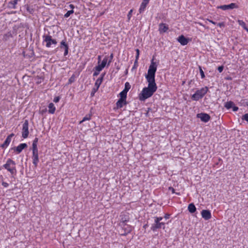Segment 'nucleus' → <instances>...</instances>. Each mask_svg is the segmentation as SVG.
Listing matches in <instances>:
<instances>
[{
  "instance_id": "obj_1",
  "label": "nucleus",
  "mask_w": 248,
  "mask_h": 248,
  "mask_svg": "<svg viewBox=\"0 0 248 248\" xmlns=\"http://www.w3.org/2000/svg\"><path fill=\"white\" fill-rule=\"evenodd\" d=\"M157 64L153 59L149 66L147 75L145 76L148 82V87L144 88L140 94L139 98L140 100L144 101L149 98L156 91L157 86L155 82V74Z\"/></svg>"
},
{
  "instance_id": "obj_2",
  "label": "nucleus",
  "mask_w": 248,
  "mask_h": 248,
  "mask_svg": "<svg viewBox=\"0 0 248 248\" xmlns=\"http://www.w3.org/2000/svg\"><path fill=\"white\" fill-rule=\"evenodd\" d=\"M208 91L207 87H205L198 90L191 96V99L194 101H198L202 98Z\"/></svg>"
},
{
  "instance_id": "obj_3",
  "label": "nucleus",
  "mask_w": 248,
  "mask_h": 248,
  "mask_svg": "<svg viewBox=\"0 0 248 248\" xmlns=\"http://www.w3.org/2000/svg\"><path fill=\"white\" fill-rule=\"evenodd\" d=\"M155 222L152 224L151 227V230L153 231H156L157 229L163 228H165V223L160 222L162 219V217H155Z\"/></svg>"
},
{
  "instance_id": "obj_4",
  "label": "nucleus",
  "mask_w": 248,
  "mask_h": 248,
  "mask_svg": "<svg viewBox=\"0 0 248 248\" xmlns=\"http://www.w3.org/2000/svg\"><path fill=\"white\" fill-rule=\"evenodd\" d=\"M3 167L8 170L12 174L16 173L15 162L11 159H8Z\"/></svg>"
},
{
  "instance_id": "obj_5",
  "label": "nucleus",
  "mask_w": 248,
  "mask_h": 248,
  "mask_svg": "<svg viewBox=\"0 0 248 248\" xmlns=\"http://www.w3.org/2000/svg\"><path fill=\"white\" fill-rule=\"evenodd\" d=\"M44 42L46 43V46L50 47L51 45H56L57 42L55 39H53L52 37L49 35L43 36Z\"/></svg>"
},
{
  "instance_id": "obj_6",
  "label": "nucleus",
  "mask_w": 248,
  "mask_h": 248,
  "mask_svg": "<svg viewBox=\"0 0 248 248\" xmlns=\"http://www.w3.org/2000/svg\"><path fill=\"white\" fill-rule=\"evenodd\" d=\"M29 122L28 120H25L22 126V136L24 139L28 137L29 135L28 130Z\"/></svg>"
},
{
  "instance_id": "obj_7",
  "label": "nucleus",
  "mask_w": 248,
  "mask_h": 248,
  "mask_svg": "<svg viewBox=\"0 0 248 248\" xmlns=\"http://www.w3.org/2000/svg\"><path fill=\"white\" fill-rule=\"evenodd\" d=\"M197 117L204 123L207 122L210 119V116L208 114L204 113H199L197 115Z\"/></svg>"
},
{
  "instance_id": "obj_8",
  "label": "nucleus",
  "mask_w": 248,
  "mask_h": 248,
  "mask_svg": "<svg viewBox=\"0 0 248 248\" xmlns=\"http://www.w3.org/2000/svg\"><path fill=\"white\" fill-rule=\"evenodd\" d=\"M121 227L124 231V233H122V234L126 235V234L130 233L133 227L130 225L127 224V223L124 224L123 225H120Z\"/></svg>"
},
{
  "instance_id": "obj_9",
  "label": "nucleus",
  "mask_w": 248,
  "mask_h": 248,
  "mask_svg": "<svg viewBox=\"0 0 248 248\" xmlns=\"http://www.w3.org/2000/svg\"><path fill=\"white\" fill-rule=\"evenodd\" d=\"M201 215L205 220H208L212 217L211 212L208 210H202L201 212Z\"/></svg>"
},
{
  "instance_id": "obj_10",
  "label": "nucleus",
  "mask_w": 248,
  "mask_h": 248,
  "mask_svg": "<svg viewBox=\"0 0 248 248\" xmlns=\"http://www.w3.org/2000/svg\"><path fill=\"white\" fill-rule=\"evenodd\" d=\"M121 219L119 223V225H123L124 224L126 223L129 221V216L126 214H122L121 216Z\"/></svg>"
},
{
  "instance_id": "obj_11",
  "label": "nucleus",
  "mask_w": 248,
  "mask_h": 248,
  "mask_svg": "<svg viewBox=\"0 0 248 248\" xmlns=\"http://www.w3.org/2000/svg\"><path fill=\"white\" fill-rule=\"evenodd\" d=\"M219 8L223 10H227L228 9H232L237 8V6L234 3H232L229 5H223L218 7Z\"/></svg>"
},
{
  "instance_id": "obj_12",
  "label": "nucleus",
  "mask_w": 248,
  "mask_h": 248,
  "mask_svg": "<svg viewBox=\"0 0 248 248\" xmlns=\"http://www.w3.org/2000/svg\"><path fill=\"white\" fill-rule=\"evenodd\" d=\"M14 136V134H11L10 135H9L6 138V139L5 140V141L4 142V143L1 145V147H2V148H6L8 145L9 144H10L11 141V139H12V138Z\"/></svg>"
},
{
  "instance_id": "obj_13",
  "label": "nucleus",
  "mask_w": 248,
  "mask_h": 248,
  "mask_svg": "<svg viewBox=\"0 0 248 248\" xmlns=\"http://www.w3.org/2000/svg\"><path fill=\"white\" fill-rule=\"evenodd\" d=\"M177 40L183 46L187 45L188 42V39L183 35L180 36Z\"/></svg>"
},
{
  "instance_id": "obj_14",
  "label": "nucleus",
  "mask_w": 248,
  "mask_h": 248,
  "mask_svg": "<svg viewBox=\"0 0 248 248\" xmlns=\"http://www.w3.org/2000/svg\"><path fill=\"white\" fill-rule=\"evenodd\" d=\"M127 102L126 99L120 98L116 103V106L117 108H122L124 105H126Z\"/></svg>"
},
{
  "instance_id": "obj_15",
  "label": "nucleus",
  "mask_w": 248,
  "mask_h": 248,
  "mask_svg": "<svg viewBox=\"0 0 248 248\" xmlns=\"http://www.w3.org/2000/svg\"><path fill=\"white\" fill-rule=\"evenodd\" d=\"M104 75H102L100 78H98L96 80L95 85H94V86L96 87V89H94V92H96L98 90V89H99L100 85L101 84V83L102 82Z\"/></svg>"
},
{
  "instance_id": "obj_16",
  "label": "nucleus",
  "mask_w": 248,
  "mask_h": 248,
  "mask_svg": "<svg viewBox=\"0 0 248 248\" xmlns=\"http://www.w3.org/2000/svg\"><path fill=\"white\" fill-rule=\"evenodd\" d=\"M169 28L167 25L164 23H161L159 25V31L160 33H164L166 32Z\"/></svg>"
},
{
  "instance_id": "obj_17",
  "label": "nucleus",
  "mask_w": 248,
  "mask_h": 248,
  "mask_svg": "<svg viewBox=\"0 0 248 248\" xmlns=\"http://www.w3.org/2000/svg\"><path fill=\"white\" fill-rule=\"evenodd\" d=\"M27 147V145L26 143H21L17 147H16L15 149V150L17 152V153H20L22 150Z\"/></svg>"
},
{
  "instance_id": "obj_18",
  "label": "nucleus",
  "mask_w": 248,
  "mask_h": 248,
  "mask_svg": "<svg viewBox=\"0 0 248 248\" xmlns=\"http://www.w3.org/2000/svg\"><path fill=\"white\" fill-rule=\"evenodd\" d=\"M188 210L191 213H194L196 210V208L194 203H190L188 206Z\"/></svg>"
},
{
  "instance_id": "obj_19",
  "label": "nucleus",
  "mask_w": 248,
  "mask_h": 248,
  "mask_svg": "<svg viewBox=\"0 0 248 248\" xmlns=\"http://www.w3.org/2000/svg\"><path fill=\"white\" fill-rule=\"evenodd\" d=\"M56 108L52 103H50L48 105V112L50 114L54 113Z\"/></svg>"
},
{
  "instance_id": "obj_20",
  "label": "nucleus",
  "mask_w": 248,
  "mask_h": 248,
  "mask_svg": "<svg viewBox=\"0 0 248 248\" xmlns=\"http://www.w3.org/2000/svg\"><path fill=\"white\" fill-rule=\"evenodd\" d=\"M108 56H105V58L103 59L101 63L100 64V65H101V67H105L106 66L107 62H108Z\"/></svg>"
},
{
  "instance_id": "obj_21",
  "label": "nucleus",
  "mask_w": 248,
  "mask_h": 248,
  "mask_svg": "<svg viewBox=\"0 0 248 248\" xmlns=\"http://www.w3.org/2000/svg\"><path fill=\"white\" fill-rule=\"evenodd\" d=\"M234 104L232 102V101H228V102H227L225 104V107L226 108H227V109H230L232 107V106H233Z\"/></svg>"
},
{
  "instance_id": "obj_22",
  "label": "nucleus",
  "mask_w": 248,
  "mask_h": 248,
  "mask_svg": "<svg viewBox=\"0 0 248 248\" xmlns=\"http://www.w3.org/2000/svg\"><path fill=\"white\" fill-rule=\"evenodd\" d=\"M119 95L120 96L121 99H126L127 96V93H126L125 91H123L119 93Z\"/></svg>"
},
{
  "instance_id": "obj_23",
  "label": "nucleus",
  "mask_w": 248,
  "mask_h": 248,
  "mask_svg": "<svg viewBox=\"0 0 248 248\" xmlns=\"http://www.w3.org/2000/svg\"><path fill=\"white\" fill-rule=\"evenodd\" d=\"M32 163L35 166V167H37L38 165V163L39 162V158L38 157H32Z\"/></svg>"
},
{
  "instance_id": "obj_24",
  "label": "nucleus",
  "mask_w": 248,
  "mask_h": 248,
  "mask_svg": "<svg viewBox=\"0 0 248 248\" xmlns=\"http://www.w3.org/2000/svg\"><path fill=\"white\" fill-rule=\"evenodd\" d=\"M130 88L131 85L128 82H127L125 83L124 89L123 91H125V92L127 93L128 91L129 90Z\"/></svg>"
},
{
  "instance_id": "obj_25",
  "label": "nucleus",
  "mask_w": 248,
  "mask_h": 248,
  "mask_svg": "<svg viewBox=\"0 0 248 248\" xmlns=\"http://www.w3.org/2000/svg\"><path fill=\"white\" fill-rule=\"evenodd\" d=\"M238 23L239 25L241 26L245 30H246V29L248 28L246 27V23L243 20H238Z\"/></svg>"
},
{
  "instance_id": "obj_26",
  "label": "nucleus",
  "mask_w": 248,
  "mask_h": 248,
  "mask_svg": "<svg viewBox=\"0 0 248 248\" xmlns=\"http://www.w3.org/2000/svg\"><path fill=\"white\" fill-rule=\"evenodd\" d=\"M146 6L145 4H143V3H141L140 8L139 9V12L140 13H142L145 9Z\"/></svg>"
},
{
  "instance_id": "obj_27",
  "label": "nucleus",
  "mask_w": 248,
  "mask_h": 248,
  "mask_svg": "<svg viewBox=\"0 0 248 248\" xmlns=\"http://www.w3.org/2000/svg\"><path fill=\"white\" fill-rule=\"evenodd\" d=\"M66 46H68L67 44L66 43L65 41L62 40L61 42V46H60L61 48H65Z\"/></svg>"
},
{
  "instance_id": "obj_28",
  "label": "nucleus",
  "mask_w": 248,
  "mask_h": 248,
  "mask_svg": "<svg viewBox=\"0 0 248 248\" xmlns=\"http://www.w3.org/2000/svg\"><path fill=\"white\" fill-rule=\"evenodd\" d=\"M18 1V0H13L9 2V4H10L13 6V8H15L16 5Z\"/></svg>"
},
{
  "instance_id": "obj_29",
  "label": "nucleus",
  "mask_w": 248,
  "mask_h": 248,
  "mask_svg": "<svg viewBox=\"0 0 248 248\" xmlns=\"http://www.w3.org/2000/svg\"><path fill=\"white\" fill-rule=\"evenodd\" d=\"M74 13V11L73 10H69L67 12V13L64 15V16L66 18L69 17L71 14Z\"/></svg>"
},
{
  "instance_id": "obj_30",
  "label": "nucleus",
  "mask_w": 248,
  "mask_h": 248,
  "mask_svg": "<svg viewBox=\"0 0 248 248\" xmlns=\"http://www.w3.org/2000/svg\"><path fill=\"white\" fill-rule=\"evenodd\" d=\"M90 119H91V116L90 115H86L83 118L82 120L80 122V123L81 124L85 121L89 120H90Z\"/></svg>"
},
{
  "instance_id": "obj_31",
  "label": "nucleus",
  "mask_w": 248,
  "mask_h": 248,
  "mask_svg": "<svg viewBox=\"0 0 248 248\" xmlns=\"http://www.w3.org/2000/svg\"><path fill=\"white\" fill-rule=\"evenodd\" d=\"M32 157H38V150H33L32 151Z\"/></svg>"
},
{
  "instance_id": "obj_32",
  "label": "nucleus",
  "mask_w": 248,
  "mask_h": 248,
  "mask_svg": "<svg viewBox=\"0 0 248 248\" xmlns=\"http://www.w3.org/2000/svg\"><path fill=\"white\" fill-rule=\"evenodd\" d=\"M199 70H200V74L201 76V78H204L205 77V75H204V72H203V70H202V67L201 66H199Z\"/></svg>"
},
{
  "instance_id": "obj_33",
  "label": "nucleus",
  "mask_w": 248,
  "mask_h": 248,
  "mask_svg": "<svg viewBox=\"0 0 248 248\" xmlns=\"http://www.w3.org/2000/svg\"><path fill=\"white\" fill-rule=\"evenodd\" d=\"M103 68L104 67H101L100 64H98V65L95 67V70L96 71L100 72Z\"/></svg>"
},
{
  "instance_id": "obj_34",
  "label": "nucleus",
  "mask_w": 248,
  "mask_h": 248,
  "mask_svg": "<svg viewBox=\"0 0 248 248\" xmlns=\"http://www.w3.org/2000/svg\"><path fill=\"white\" fill-rule=\"evenodd\" d=\"M242 120H245L248 122V113L244 114L242 118Z\"/></svg>"
},
{
  "instance_id": "obj_35",
  "label": "nucleus",
  "mask_w": 248,
  "mask_h": 248,
  "mask_svg": "<svg viewBox=\"0 0 248 248\" xmlns=\"http://www.w3.org/2000/svg\"><path fill=\"white\" fill-rule=\"evenodd\" d=\"M113 58V55L112 53H111L109 56V60H108V65H109L110 63L112 62Z\"/></svg>"
},
{
  "instance_id": "obj_36",
  "label": "nucleus",
  "mask_w": 248,
  "mask_h": 248,
  "mask_svg": "<svg viewBox=\"0 0 248 248\" xmlns=\"http://www.w3.org/2000/svg\"><path fill=\"white\" fill-rule=\"evenodd\" d=\"M32 151L33 150H38V148H37V143H32Z\"/></svg>"
},
{
  "instance_id": "obj_37",
  "label": "nucleus",
  "mask_w": 248,
  "mask_h": 248,
  "mask_svg": "<svg viewBox=\"0 0 248 248\" xmlns=\"http://www.w3.org/2000/svg\"><path fill=\"white\" fill-rule=\"evenodd\" d=\"M136 58L137 60H138L139 58V55H140V50L139 49H137L136 50Z\"/></svg>"
},
{
  "instance_id": "obj_38",
  "label": "nucleus",
  "mask_w": 248,
  "mask_h": 248,
  "mask_svg": "<svg viewBox=\"0 0 248 248\" xmlns=\"http://www.w3.org/2000/svg\"><path fill=\"white\" fill-rule=\"evenodd\" d=\"M132 12H133V10H130V11L129 12L128 15H127V17H128V20H129L130 19Z\"/></svg>"
},
{
  "instance_id": "obj_39",
  "label": "nucleus",
  "mask_w": 248,
  "mask_h": 248,
  "mask_svg": "<svg viewBox=\"0 0 248 248\" xmlns=\"http://www.w3.org/2000/svg\"><path fill=\"white\" fill-rule=\"evenodd\" d=\"M64 55L66 56L68 54V46H66L65 48H64Z\"/></svg>"
},
{
  "instance_id": "obj_40",
  "label": "nucleus",
  "mask_w": 248,
  "mask_h": 248,
  "mask_svg": "<svg viewBox=\"0 0 248 248\" xmlns=\"http://www.w3.org/2000/svg\"><path fill=\"white\" fill-rule=\"evenodd\" d=\"M224 69V66L223 65L220 66L218 67L217 70L219 73H221Z\"/></svg>"
},
{
  "instance_id": "obj_41",
  "label": "nucleus",
  "mask_w": 248,
  "mask_h": 248,
  "mask_svg": "<svg viewBox=\"0 0 248 248\" xmlns=\"http://www.w3.org/2000/svg\"><path fill=\"white\" fill-rule=\"evenodd\" d=\"M74 80H75V78H74V76H72L69 79V82L70 83H71L72 82H73L74 81Z\"/></svg>"
},
{
  "instance_id": "obj_42",
  "label": "nucleus",
  "mask_w": 248,
  "mask_h": 248,
  "mask_svg": "<svg viewBox=\"0 0 248 248\" xmlns=\"http://www.w3.org/2000/svg\"><path fill=\"white\" fill-rule=\"evenodd\" d=\"M60 99V97L59 96H57L54 98L53 101L55 103H57L59 101Z\"/></svg>"
},
{
  "instance_id": "obj_43",
  "label": "nucleus",
  "mask_w": 248,
  "mask_h": 248,
  "mask_svg": "<svg viewBox=\"0 0 248 248\" xmlns=\"http://www.w3.org/2000/svg\"><path fill=\"white\" fill-rule=\"evenodd\" d=\"M149 1H150V0H143L142 3L145 4L146 5H147Z\"/></svg>"
},
{
  "instance_id": "obj_44",
  "label": "nucleus",
  "mask_w": 248,
  "mask_h": 248,
  "mask_svg": "<svg viewBox=\"0 0 248 248\" xmlns=\"http://www.w3.org/2000/svg\"><path fill=\"white\" fill-rule=\"evenodd\" d=\"M2 185L5 187H7L9 186L8 183L4 182H2Z\"/></svg>"
},
{
  "instance_id": "obj_45",
  "label": "nucleus",
  "mask_w": 248,
  "mask_h": 248,
  "mask_svg": "<svg viewBox=\"0 0 248 248\" xmlns=\"http://www.w3.org/2000/svg\"><path fill=\"white\" fill-rule=\"evenodd\" d=\"M232 108V110L234 111H236L238 109V108L237 107H236V106H233Z\"/></svg>"
},
{
  "instance_id": "obj_46",
  "label": "nucleus",
  "mask_w": 248,
  "mask_h": 248,
  "mask_svg": "<svg viewBox=\"0 0 248 248\" xmlns=\"http://www.w3.org/2000/svg\"><path fill=\"white\" fill-rule=\"evenodd\" d=\"M96 89V87H95L94 88H93V90H92V92L91 93V95L92 96H93L94 94V93L96 92H94V89Z\"/></svg>"
},
{
  "instance_id": "obj_47",
  "label": "nucleus",
  "mask_w": 248,
  "mask_h": 248,
  "mask_svg": "<svg viewBox=\"0 0 248 248\" xmlns=\"http://www.w3.org/2000/svg\"><path fill=\"white\" fill-rule=\"evenodd\" d=\"M38 141V139L37 138H35L33 141V143L37 144Z\"/></svg>"
},
{
  "instance_id": "obj_48",
  "label": "nucleus",
  "mask_w": 248,
  "mask_h": 248,
  "mask_svg": "<svg viewBox=\"0 0 248 248\" xmlns=\"http://www.w3.org/2000/svg\"><path fill=\"white\" fill-rule=\"evenodd\" d=\"M99 71H96L95 72H94L93 76H97L99 74Z\"/></svg>"
},
{
  "instance_id": "obj_49",
  "label": "nucleus",
  "mask_w": 248,
  "mask_h": 248,
  "mask_svg": "<svg viewBox=\"0 0 248 248\" xmlns=\"http://www.w3.org/2000/svg\"><path fill=\"white\" fill-rule=\"evenodd\" d=\"M169 190H171L173 193H174L175 192H174V189L173 187H170L169 188Z\"/></svg>"
},
{
  "instance_id": "obj_50",
  "label": "nucleus",
  "mask_w": 248,
  "mask_h": 248,
  "mask_svg": "<svg viewBox=\"0 0 248 248\" xmlns=\"http://www.w3.org/2000/svg\"><path fill=\"white\" fill-rule=\"evenodd\" d=\"M207 20L209 22H210L212 23V24H214V25H216V24H217L215 22H214V21H212V20H210V19H207Z\"/></svg>"
},
{
  "instance_id": "obj_51",
  "label": "nucleus",
  "mask_w": 248,
  "mask_h": 248,
  "mask_svg": "<svg viewBox=\"0 0 248 248\" xmlns=\"http://www.w3.org/2000/svg\"><path fill=\"white\" fill-rule=\"evenodd\" d=\"M217 25L219 26V27H222V26H224V24L223 23H219L217 24Z\"/></svg>"
},
{
  "instance_id": "obj_52",
  "label": "nucleus",
  "mask_w": 248,
  "mask_h": 248,
  "mask_svg": "<svg viewBox=\"0 0 248 248\" xmlns=\"http://www.w3.org/2000/svg\"><path fill=\"white\" fill-rule=\"evenodd\" d=\"M169 216H170V215H166L165 216V218L166 219H168V218H169Z\"/></svg>"
},
{
  "instance_id": "obj_53",
  "label": "nucleus",
  "mask_w": 248,
  "mask_h": 248,
  "mask_svg": "<svg viewBox=\"0 0 248 248\" xmlns=\"http://www.w3.org/2000/svg\"><path fill=\"white\" fill-rule=\"evenodd\" d=\"M138 63V60L137 59H135V61L134 62V65H136V64Z\"/></svg>"
},
{
  "instance_id": "obj_54",
  "label": "nucleus",
  "mask_w": 248,
  "mask_h": 248,
  "mask_svg": "<svg viewBox=\"0 0 248 248\" xmlns=\"http://www.w3.org/2000/svg\"><path fill=\"white\" fill-rule=\"evenodd\" d=\"M98 60H99V61L100 60V59H101V56H98ZM98 63H99V62H98Z\"/></svg>"
},
{
  "instance_id": "obj_55",
  "label": "nucleus",
  "mask_w": 248,
  "mask_h": 248,
  "mask_svg": "<svg viewBox=\"0 0 248 248\" xmlns=\"http://www.w3.org/2000/svg\"><path fill=\"white\" fill-rule=\"evenodd\" d=\"M70 7H71V8H74V5H72V4H70Z\"/></svg>"
},
{
  "instance_id": "obj_56",
  "label": "nucleus",
  "mask_w": 248,
  "mask_h": 248,
  "mask_svg": "<svg viewBox=\"0 0 248 248\" xmlns=\"http://www.w3.org/2000/svg\"><path fill=\"white\" fill-rule=\"evenodd\" d=\"M192 82V80H190L189 82V84H191V82Z\"/></svg>"
},
{
  "instance_id": "obj_57",
  "label": "nucleus",
  "mask_w": 248,
  "mask_h": 248,
  "mask_svg": "<svg viewBox=\"0 0 248 248\" xmlns=\"http://www.w3.org/2000/svg\"><path fill=\"white\" fill-rule=\"evenodd\" d=\"M246 31L248 32V28H247Z\"/></svg>"
},
{
  "instance_id": "obj_58",
  "label": "nucleus",
  "mask_w": 248,
  "mask_h": 248,
  "mask_svg": "<svg viewBox=\"0 0 248 248\" xmlns=\"http://www.w3.org/2000/svg\"><path fill=\"white\" fill-rule=\"evenodd\" d=\"M11 36V34H8V36Z\"/></svg>"
},
{
  "instance_id": "obj_59",
  "label": "nucleus",
  "mask_w": 248,
  "mask_h": 248,
  "mask_svg": "<svg viewBox=\"0 0 248 248\" xmlns=\"http://www.w3.org/2000/svg\"><path fill=\"white\" fill-rule=\"evenodd\" d=\"M7 34H5L4 36H7Z\"/></svg>"
},
{
  "instance_id": "obj_60",
  "label": "nucleus",
  "mask_w": 248,
  "mask_h": 248,
  "mask_svg": "<svg viewBox=\"0 0 248 248\" xmlns=\"http://www.w3.org/2000/svg\"><path fill=\"white\" fill-rule=\"evenodd\" d=\"M184 83H185V81H183V84H184Z\"/></svg>"
},
{
  "instance_id": "obj_61",
  "label": "nucleus",
  "mask_w": 248,
  "mask_h": 248,
  "mask_svg": "<svg viewBox=\"0 0 248 248\" xmlns=\"http://www.w3.org/2000/svg\"><path fill=\"white\" fill-rule=\"evenodd\" d=\"M247 105L248 106V102L247 103Z\"/></svg>"
}]
</instances>
